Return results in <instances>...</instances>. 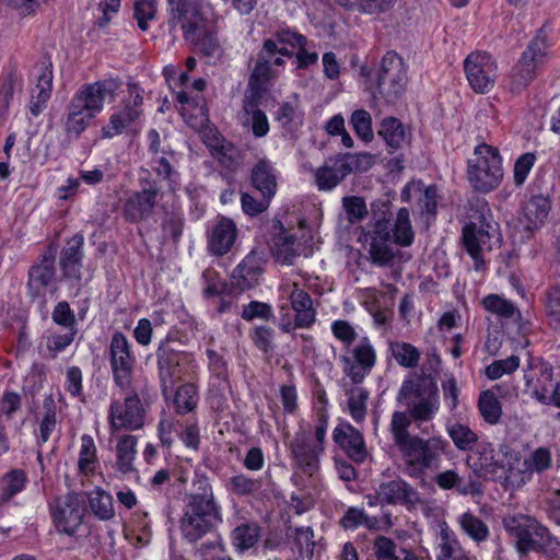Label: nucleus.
<instances>
[{
	"mask_svg": "<svg viewBox=\"0 0 560 560\" xmlns=\"http://www.w3.org/2000/svg\"><path fill=\"white\" fill-rule=\"evenodd\" d=\"M371 214L365 233L370 260L376 266H388L397 254L394 245L408 247L415 240L410 212L400 208L392 221L389 201L377 200L371 205Z\"/></svg>",
	"mask_w": 560,
	"mask_h": 560,
	"instance_id": "f257e3e1",
	"label": "nucleus"
},
{
	"mask_svg": "<svg viewBox=\"0 0 560 560\" xmlns=\"http://www.w3.org/2000/svg\"><path fill=\"white\" fill-rule=\"evenodd\" d=\"M221 522V508L214 499L208 478L196 476L192 491L185 495L183 515L179 520L183 538L195 544L212 534Z\"/></svg>",
	"mask_w": 560,
	"mask_h": 560,
	"instance_id": "f03ea898",
	"label": "nucleus"
},
{
	"mask_svg": "<svg viewBox=\"0 0 560 560\" xmlns=\"http://www.w3.org/2000/svg\"><path fill=\"white\" fill-rule=\"evenodd\" d=\"M119 88L120 81L116 79H105L82 85L67 107L66 132L79 137L103 110L105 100H113Z\"/></svg>",
	"mask_w": 560,
	"mask_h": 560,
	"instance_id": "7ed1b4c3",
	"label": "nucleus"
},
{
	"mask_svg": "<svg viewBox=\"0 0 560 560\" xmlns=\"http://www.w3.org/2000/svg\"><path fill=\"white\" fill-rule=\"evenodd\" d=\"M504 529L515 539L520 555L536 551L552 560H560V541L536 518L516 514L503 518Z\"/></svg>",
	"mask_w": 560,
	"mask_h": 560,
	"instance_id": "20e7f679",
	"label": "nucleus"
},
{
	"mask_svg": "<svg viewBox=\"0 0 560 560\" xmlns=\"http://www.w3.org/2000/svg\"><path fill=\"white\" fill-rule=\"evenodd\" d=\"M447 442L440 436L428 439L415 435L398 450L401 453L405 472L411 478L424 479L428 471L440 468Z\"/></svg>",
	"mask_w": 560,
	"mask_h": 560,
	"instance_id": "39448f33",
	"label": "nucleus"
},
{
	"mask_svg": "<svg viewBox=\"0 0 560 560\" xmlns=\"http://www.w3.org/2000/svg\"><path fill=\"white\" fill-rule=\"evenodd\" d=\"M398 399L406 400L408 413L418 425L431 421L440 409L439 388L432 381H405Z\"/></svg>",
	"mask_w": 560,
	"mask_h": 560,
	"instance_id": "423d86ee",
	"label": "nucleus"
},
{
	"mask_svg": "<svg viewBox=\"0 0 560 560\" xmlns=\"http://www.w3.org/2000/svg\"><path fill=\"white\" fill-rule=\"evenodd\" d=\"M503 177L501 159L495 149L482 144L475 149V158L468 161V179L480 192L497 188Z\"/></svg>",
	"mask_w": 560,
	"mask_h": 560,
	"instance_id": "0eeeda50",
	"label": "nucleus"
},
{
	"mask_svg": "<svg viewBox=\"0 0 560 560\" xmlns=\"http://www.w3.org/2000/svg\"><path fill=\"white\" fill-rule=\"evenodd\" d=\"M548 58L547 38L540 31L529 43L521 59L511 73V90L518 92L525 89L536 75L537 70Z\"/></svg>",
	"mask_w": 560,
	"mask_h": 560,
	"instance_id": "6e6552de",
	"label": "nucleus"
},
{
	"mask_svg": "<svg viewBox=\"0 0 560 560\" xmlns=\"http://www.w3.org/2000/svg\"><path fill=\"white\" fill-rule=\"evenodd\" d=\"M170 26L179 27L187 42L197 43L203 34L201 0H168Z\"/></svg>",
	"mask_w": 560,
	"mask_h": 560,
	"instance_id": "1a4fd4ad",
	"label": "nucleus"
},
{
	"mask_svg": "<svg viewBox=\"0 0 560 560\" xmlns=\"http://www.w3.org/2000/svg\"><path fill=\"white\" fill-rule=\"evenodd\" d=\"M377 89L389 103L395 102L405 92L407 85V68L402 59L394 51H387L376 73Z\"/></svg>",
	"mask_w": 560,
	"mask_h": 560,
	"instance_id": "9d476101",
	"label": "nucleus"
},
{
	"mask_svg": "<svg viewBox=\"0 0 560 560\" xmlns=\"http://www.w3.org/2000/svg\"><path fill=\"white\" fill-rule=\"evenodd\" d=\"M282 295L288 296L292 310L295 312L294 323L289 317H282L280 329L290 332L294 328H310L316 320V310L311 295L295 282H285L280 285Z\"/></svg>",
	"mask_w": 560,
	"mask_h": 560,
	"instance_id": "9b49d317",
	"label": "nucleus"
},
{
	"mask_svg": "<svg viewBox=\"0 0 560 560\" xmlns=\"http://www.w3.org/2000/svg\"><path fill=\"white\" fill-rule=\"evenodd\" d=\"M145 410L137 394L127 395L124 400L115 399L108 410V423L113 432L138 430L143 427Z\"/></svg>",
	"mask_w": 560,
	"mask_h": 560,
	"instance_id": "f8f14e48",
	"label": "nucleus"
},
{
	"mask_svg": "<svg viewBox=\"0 0 560 560\" xmlns=\"http://www.w3.org/2000/svg\"><path fill=\"white\" fill-rule=\"evenodd\" d=\"M54 523L59 532L73 535L83 522L84 501L75 493L57 498L50 505Z\"/></svg>",
	"mask_w": 560,
	"mask_h": 560,
	"instance_id": "ddd939ff",
	"label": "nucleus"
},
{
	"mask_svg": "<svg viewBox=\"0 0 560 560\" xmlns=\"http://www.w3.org/2000/svg\"><path fill=\"white\" fill-rule=\"evenodd\" d=\"M142 91L136 84L128 85V97L122 106L109 117V121L103 127L105 138H113L126 131L142 114Z\"/></svg>",
	"mask_w": 560,
	"mask_h": 560,
	"instance_id": "4468645a",
	"label": "nucleus"
},
{
	"mask_svg": "<svg viewBox=\"0 0 560 560\" xmlns=\"http://www.w3.org/2000/svg\"><path fill=\"white\" fill-rule=\"evenodd\" d=\"M465 72L470 86L477 93H487L494 86L497 62L488 52H471L465 59Z\"/></svg>",
	"mask_w": 560,
	"mask_h": 560,
	"instance_id": "2eb2a0df",
	"label": "nucleus"
},
{
	"mask_svg": "<svg viewBox=\"0 0 560 560\" xmlns=\"http://www.w3.org/2000/svg\"><path fill=\"white\" fill-rule=\"evenodd\" d=\"M110 366L115 383L121 387L130 385L136 358L131 352L130 343L122 332H115L109 345Z\"/></svg>",
	"mask_w": 560,
	"mask_h": 560,
	"instance_id": "dca6fc26",
	"label": "nucleus"
},
{
	"mask_svg": "<svg viewBox=\"0 0 560 560\" xmlns=\"http://www.w3.org/2000/svg\"><path fill=\"white\" fill-rule=\"evenodd\" d=\"M493 240L498 242L497 229L485 217L480 224L472 222L463 229V244L469 256L475 261V269H480L483 265L482 252L492 248Z\"/></svg>",
	"mask_w": 560,
	"mask_h": 560,
	"instance_id": "f3484780",
	"label": "nucleus"
},
{
	"mask_svg": "<svg viewBox=\"0 0 560 560\" xmlns=\"http://www.w3.org/2000/svg\"><path fill=\"white\" fill-rule=\"evenodd\" d=\"M260 100L259 91L247 92L236 115L238 125L255 138L266 137L270 129L266 113L259 108Z\"/></svg>",
	"mask_w": 560,
	"mask_h": 560,
	"instance_id": "a211bd4d",
	"label": "nucleus"
},
{
	"mask_svg": "<svg viewBox=\"0 0 560 560\" xmlns=\"http://www.w3.org/2000/svg\"><path fill=\"white\" fill-rule=\"evenodd\" d=\"M289 450L295 466L304 474L313 476L318 470L319 456L324 451L313 443L308 432L299 430L290 441Z\"/></svg>",
	"mask_w": 560,
	"mask_h": 560,
	"instance_id": "6ab92c4d",
	"label": "nucleus"
},
{
	"mask_svg": "<svg viewBox=\"0 0 560 560\" xmlns=\"http://www.w3.org/2000/svg\"><path fill=\"white\" fill-rule=\"evenodd\" d=\"M352 358L341 357L343 371L353 384L361 383L376 363V352L368 337H363L351 351Z\"/></svg>",
	"mask_w": 560,
	"mask_h": 560,
	"instance_id": "aec40b11",
	"label": "nucleus"
},
{
	"mask_svg": "<svg viewBox=\"0 0 560 560\" xmlns=\"http://www.w3.org/2000/svg\"><path fill=\"white\" fill-rule=\"evenodd\" d=\"M156 358L162 393L167 396L175 383L182 378L183 365L188 361V357L186 353L162 345L156 351Z\"/></svg>",
	"mask_w": 560,
	"mask_h": 560,
	"instance_id": "412c9836",
	"label": "nucleus"
},
{
	"mask_svg": "<svg viewBox=\"0 0 560 560\" xmlns=\"http://www.w3.org/2000/svg\"><path fill=\"white\" fill-rule=\"evenodd\" d=\"M552 453L549 447L539 446L533 450L523 462V469L514 472L510 470L505 480L513 487H521L529 482L533 476L541 475L552 467Z\"/></svg>",
	"mask_w": 560,
	"mask_h": 560,
	"instance_id": "4be33fe9",
	"label": "nucleus"
},
{
	"mask_svg": "<svg viewBox=\"0 0 560 560\" xmlns=\"http://www.w3.org/2000/svg\"><path fill=\"white\" fill-rule=\"evenodd\" d=\"M509 452L510 447L506 445H501L497 452L490 444L480 443L467 456V465L479 477L493 476L503 468L500 456H506Z\"/></svg>",
	"mask_w": 560,
	"mask_h": 560,
	"instance_id": "5701e85b",
	"label": "nucleus"
},
{
	"mask_svg": "<svg viewBox=\"0 0 560 560\" xmlns=\"http://www.w3.org/2000/svg\"><path fill=\"white\" fill-rule=\"evenodd\" d=\"M369 160L370 156H343L324 164L315 171V182L319 190H331L341 183L350 173L358 168L360 159Z\"/></svg>",
	"mask_w": 560,
	"mask_h": 560,
	"instance_id": "b1692460",
	"label": "nucleus"
},
{
	"mask_svg": "<svg viewBox=\"0 0 560 560\" xmlns=\"http://www.w3.org/2000/svg\"><path fill=\"white\" fill-rule=\"evenodd\" d=\"M375 500L381 505H405L408 509L419 502L418 491L401 478L382 482L376 492Z\"/></svg>",
	"mask_w": 560,
	"mask_h": 560,
	"instance_id": "393cba45",
	"label": "nucleus"
},
{
	"mask_svg": "<svg viewBox=\"0 0 560 560\" xmlns=\"http://www.w3.org/2000/svg\"><path fill=\"white\" fill-rule=\"evenodd\" d=\"M276 55L291 56L289 49L278 47L275 39H266L257 56L256 65L249 78V91H259L261 85L269 80L272 74L271 58Z\"/></svg>",
	"mask_w": 560,
	"mask_h": 560,
	"instance_id": "a878e982",
	"label": "nucleus"
},
{
	"mask_svg": "<svg viewBox=\"0 0 560 560\" xmlns=\"http://www.w3.org/2000/svg\"><path fill=\"white\" fill-rule=\"evenodd\" d=\"M413 196H419L421 217H424L427 224H429L435 218L436 206L440 200L436 186H424L420 180L409 182L404 187L400 198L404 202H409Z\"/></svg>",
	"mask_w": 560,
	"mask_h": 560,
	"instance_id": "bb28decb",
	"label": "nucleus"
},
{
	"mask_svg": "<svg viewBox=\"0 0 560 560\" xmlns=\"http://www.w3.org/2000/svg\"><path fill=\"white\" fill-rule=\"evenodd\" d=\"M334 441L355 463L361 464L368 457V450L359 430L349 423H341L334 429Z\"/></svg>",
	"mask_w": 560,
	"mask_h": 560,
	"instance_id": "cd10ccee",
	"label": "nucleus"
},
{
	"mask_svg": "<svg viewBox=\"0 0 560 560\" xmlns=\"http://www.w3.org/2000/svg\"><path fill=\"white\" fill-rule=\"evenodd\" d=\"M158 189L150 186L130 195L124 205V217L129 222L147 220L158 202Z\"/></svg>",
	"mask_w": 560,
	"mask_h": 560,
	"instance_id": "c85d7f7f",
	"label": "nucleus"
},
{
	"mask_svg": "<svg viewBox=\"0 0 560 560\" xmlns=\"http://www.w3.org/2000/svg\"><path fill=\"white\" fill-rule=\"evenodd\" d=\"M262 272V259L259 254L252 252L234 269L232 284L240 291L254 288L259 282Z\"/></svg>",
	"mask_w": 560,
	"mask_h": 560,
	"instance_id": "c756f323",
	"label": "nucleus"
},
{
	"mask_svg": "<svg viewBox=\"0 0 560 560\" xmlns=\"http://www.w3.org/2000/svg\"><path fill=\"white\" fill-rule=\"evenodd\" d=\"M236 225L228 218H221L208 232V249L215 256L231 250L236 240Z\"/></svg>",
	"mask_w": 560,
	"mask_h": 560,
	"instance_id": "7c9ffc66",
	"label": "nucleus"
},
{
	"mask_svg": "<svg viewBox=\"0 0 560 560\" xmlns=\"http://www.w3.org/2000/svg\"><path fill=\"white\" fill-rule=\"evenodd\" d=\"M83 240L82 235H74L68 241L67 246L61 252L60 267L66 278L81 280L80 269L83 257Z\"/></svg>",
	"mask_w": 560,
	"mask_h": 560,
	"instance_id": "2f4dec72",
	"label": "nucleus"
},
{
	"mask_svg": "<svg viewBox=\"0 0 560 560\" xmlns=\"http://www.w3.org/2000/svg\"><path fill=\"white\" fill-rule=\"evenodd\" d=\"M250 180L261 196L272 198L277 191V175L271 162L262 159L252 170Z\"/></svg>",
	"mask_w": 560,
	"mask_h": 560,
	"instance_id": "473e14b6",
	"label": "nucleus"
},
{
	"mask_svg": "<svg viewBox=\"0 0 560 560\" xmlns=\"http://www.w3.org/2000/svg\"><path fill=\"white\" fill-rule=\"evenodd\" d=\"M550 201L542 195L533 196L523 208L522 222L526 230L541 226L550 211Z\"/></svg>",
	"mask_w": 560,
	"mask_h": 560,
	"instance_id": "72a5a7b5",
	"label": "nucleus"
},
{
	"mask_svg": "<svg viewBox=\"0 0 560 560\" xmlns=\"http://www.w3.org/2000/svg\"><path fill=\"white\" fill-rule=\"evenodd\" d=\"M456 522L464 535L476 544H482L488 540L490 529L488 525L474 512L466 511L457 516Z\"/></svg>",
	"mask_w": 560,
	"mask_h": 560,
	"instance_id": "f704fd0d",
	"label": "nucleus"
},
{
	"mask_svg": "<svg viewBox=\"0 0 560 560\" xmlns=\"http://www.w3.org/2000/svg\"><path fill=\"white\" fill-rule=\"evenodd\" d=\"M54 278V260L44 258L40 264L31 268L28 273V288L34 295H42L46 288L52 282Z\"/></svg>",
	"mask_w": 560,
	"mask_h": 560,
	"instance_id": "c9c22d12",
	"label": "nucleus"
},
{
	"mask_svg": "<svg viewBox=\"0 0 560 560\" xmlns=\"http://www.w3.org/2000/svg\"><path fill=\"white\" fill-rule=\"evenodd\" d=\"M398 0H335L347 10L365 15H381L393 10Z\"/></svg>",
	"mask_w": 560,
	"mask_h": 560,
	"instance_id": "e433bc0d",
	"label": "nucleus"
},
{
	"mask_svg": "<svg viewBox=\"0 0 560 560\" xmlns=\"http://www.w3.org/2000/svg\"><path fill=\"white\" fill-rule=\"evenodd\" d=\"M23 88L22 74L16 68H11L0 78V113L8 112L13 96Z\"/></svg>",
	"mask_w": 560,
	"mask_h": 560,
	"instance_id": "4c0bfd02",
	"label": "nucleus"
},
{
	"mask_svg": "<svg viewBox=\"0 0 560 560\" xmlns=\"http://www.w3.org/2000/svg\"><path fill=\"white\" fill-rule=\"evenodd\" d=\"M378 135L392 149H400L408 142V135L399 119L387 117L381 122Z\"/></svg>",
	"mask_w": 560,
	"mask_h": 560,
	"instance_id": "58836bf2",
	"label": "nucleus"
},
{
	"mask_svg": "<svg viewBox=\"0 0 560 560\" xmlns=\"http://www.w3.org/2000/svg\"><path fill=\"white\" fill-rule=\"evenodd\" d=\"M98 465L96 446L92 436L84 434L81 436V446L78 459L79 472L83 476H91L95 472Z\"/></svg>",
	"mask_w": 560,
	"mask_h": 560,
	"instance_id": "ea45409f",
	"label": "nucleus"
},
{
	"mask_svg": "<svg viewBox=\"0 0 560 560\" xmlns=\"http://www.w3.org/2000/svg\"><path fill=\"white\" fill-rule=\"evenodd\" d=\"M389 351L395 361L406 369L418 366L420 361V351L411 343L405 341H389Z\"/></svg>",
	"mask_w": 560,
	"mask_h": 560,
	"instance_id": "a19ab883",
	"label": "nucleus"
},
{
	"mask_svg": "<svg viewBox=\"0 0 560 560\" xmlns=\"http://www.w3.org/2000/svg\"><path fill=\"white\" fill-rule=\"evenodd\" d=\"M137 454V439L133 435L122 436L117 444V467L126 474L135 469L133 462Z\"/></svg>",
	"mask_w": 560,
	"mask_h": 560,
	"instance_id": "79ce46f5",
	"label": "nucleus"
},
{
	"mask_svg": "<svg viewBox=\"0 0 560 560\" xmlns=\"http://www.w3.org/2000/svg\"><path fill=\"white\" fill-rule=\"evenodd\" d=\"M346 529H355L364 526L368 529L378 530L381 528V520L376 516H369L363 510L350 508L340 521Z\"/></svg>",
	"mask_w": 560,
	"mask_h": 560,
	"instance_id": "37998d69",
	"label": "nucleus"
},
{
	"mask_svg": "<svg viewBox=\"0 0 560 560\" xmlns=\"http://www.w3.org/2000/svg\"><path fill=\"white\" fill-rule=\"evenodd\" d=\"M412 418L408 412L405 411H394L392 415V420L389 424V431L392 433L395 445L399 448L405 443H408L409 440L413 439L415 435H411L408 431L411 424Z\"/></svg>",
	"mask_w": 560,
	"mask_h": 560,
	"instance_id": "c03bdc74",
	"label": "nucleus"
},
{
	"mask_svg": "<svg viewBox=\"0 0 560 560\" xmlns=\"http://www.w3.org/2000/svg\"><path fill=\"white\" fill-rule=\"evenodd\" d=\"M478 409L487 423L492 425L499 423L502 416V407L493 392L485 390L480 393Z\"/></svg>",
	"mask_w": 560,
	"mask_h": 560,
	"instance_id": "a18cd8bd",
	"label": "nucleus"
},
{
	"mask_svg": "<svg viewBox=\"0 0 560 560\" xmlns=\"http://www.w3.org/2000/svg\"><path fill=\"white\" fill-rule=\"evenodd\" d=\"M26 474L22 469H13L0 480V501L8 502L16 493L21 492L26 483Z\"/></svg>",
	"mask_w": 560,
	"mask_h": 560,
	"instance_id": "49530a36",
	"label": "nucleus"
},
{
	"mask_svg": "<svg viewBox=\"0 0 560 560\" xmlns=\"http://www.w3.org/2000/svg\"><path fill=\"white\" fill-rule=\"evenodd\" d=\"M446 431L459 451H469L478 441V435L466 424L455 422L447 424Z\"/></svg>",
	"mask_w": 560,
	"mask_h": 560,
	"instance_id": "de8ad7c7",
	"label": "nucleus"
},
{
	"mask_svg": "<svg viewBox=\"0 0 560 560\" xmlns=\"http://www.w3.org/2000/svg\"><path fill=\"white\" fill-rule=\"evenodd\" d=\"M439 553L436 560H452L455 558V553L459 550V541L455 533L444 522L440 525L439 532ZM467 560V559H458Z\"/></svg>",
	"mask_w": 560,
	"mask_h": 560,
	"instance_id": "09e8293b",
	"label": "nucleus"
},
{
	"mask_svg": "<svg viewBox=\"0 0 560 560\" xmlns=\"http://www.w3.org/2000/svg\"><path fill=\"white\" fill-rule=\"evenodd\" d=\"M90 508L93 514L102 520H110L115 512L113 506V498L104 490L96 489L89 495Z\"/></svg>",
	"mask_w": 560,
	"mask_h": 560,
	"instance_id": "8fccbe9b",
	"label": "nucleus"
},
{
	"mask_svg": "<svg viewBox=\"0 0 560 560\" xmlns=\"http://www.w3.org/2000/svg\"><path fill=\"white\" fill-rule=\"evenodd\" d=\"M369 392L363 387H353L348 392V408L351 418L360 423L366 417Z\"/></svg>",
	"mask_w": 560,
	"mask_h": 560,
	"instance_id": "3c124183",
	"label": "nucleus"
},
{
	"mask_svg": "<svg viewBox=\"0 0 560 560\" xmlns=\"http://www.w3.org/2000/svg\"><path fill=\"white\" fill-rule=\"evenodd\" d=\"M350 125L355 135L364 142H371L374 138L372 117L365 109H357L350 117Z\"/></svg>",
	"mask_w": 560,
	"mask_h": 560,
	"instance_id": "603ef678",
	"label": "nucleus"
},
{
	"mask_svg": "<svg viewBox=\"0 0 560 560\" xmlns=\"http://www.w3.org/2000/svg\"><path fill=\"white\" fill-rule=\"evenodd\" d=\"M198 402L197 389L192 384L180 386L174 397V405L179 415L192 411Z\"/></svg>",
	"mask_w": 560,
	"mask_h": 560,
	"instance_id": "864d4df0",
	"label": "nucleus"
},
{
	"mask_svg": "<svg viewBox=\"0 0 560 560\" xmlns=\"http://www.w3.org/2000/svg\"><path fill=\"white\" fill-rule=\"evenodd\" d=\"M482 305L487 312L502 318H512L516 313L515 305L498 294H489L485 296Z\"/></svg>",
	"mask_w": 560,
	"mask_h": 560,
	"instance_id": "5fc2aeb1",
	"label": "nucleus"
},
{
	"mask_svg": "<svg viewBox=\"0 0 560 560\" xmlns=\"http://www.w3.org/2000/svg\"><path fill=\"white\" fill-rule=\"evenodd\" d=\"M295 237L292 235H280L275 241L273 255L276 259L284 265H292L298 256L294 247Z\"/></svg>",
	"mask_w": 560,
	"mask_h": 560,
	"instance_id": "6e6d98bb",
	"label": "nucleus"
},
{
	"mask_svg": "<svg viewBox=\"0 0 560 560\" xmlns=\"http://www.w3.org/2000/svg\"><path fill=\"white\" fill-rule=\"evenodd\" d=\"M232 537L237 548L249 549L260 537L259 527L256 524H243L233 530Z\"/></svg>",
	"mask_w": 560,
	"mask_h": 560,
	"instance_id": "4d7b16f0",
	"label": "nucleus"
},
{
	"mask_svg": "<svg viewBox=\"0 0 560 560\" xmlns=\"http://www.w3.org/2000/svg\"><path fill=\"white\" fill-rule=\"evenodd\" d=\"M44 409L45 412L39 421V441L42 443H46L50 439L57 427L56 407L51 398L44 400Z\"/></svg>",
	"mask_w": 560,
	"mask_h": 560,
	"instance_id": "13d9d810",
	"label": "nucleus"
},
{
	"mask_svg": "<svg viewBox=\"0 0 560 560\" xmlns=\"http://www.w3.org/2000/svg\"><path fill=\"white\" fill-rule=\"evenodd\" d=\"M156 15V3L155 0H138L135 3L133 16L137 20V24L141 31L149 28V21L155 19Z\"/></svg>",
	"mask_w": 560,
	"mask_h": 560,
	"instance_id": "bf43d9fd",
	"label": "nucleus"
},
{
	"mask_svg": "<svg viewBox=\"0 0 560 560\" xmlns=\"http://www.w3.org/2000/svg\"><path fill=\"white\" fill-rule=\"evenodd\" d=\"M398 550L396 542L386 536L380 535L373 542V553L377 560H396Z\"/></svg>",
	"mask_w": 560,
	"mask_h": 560,
	"instance_id": "052dcab7",
	"label": "nucleus"
},
{
	"mask_svg": "<svg viewBox=\"0 0 560 560\" xmlns=\"http://www.w3.org/2000/svg\"><path fill=\"white\" fill-rule=\"evenodd\" d=\"M65 334L52 332L47 337L46 347L50 352L51 358H56L57 354L69 347L78 332L77 329H67Z\"/></svg>",
	"mask_w": 560,
	"mask_h": 560,
	"instance_id": "680f3d73",
	"label": "nucleus"
},
{
	"mask_svg": "<svg viewBox=\"0 0 560 560\" xmlns=\"http://www.w3.org/2000/svg\"><path fill=\"white\" fill-rule=\"evenodd\" d=\"M518 366L520 358L517 355H511L508 359L494 361L487 366L486 374L491 380H498L504 374L514 372Z\"/></svg>",
	"mask_w": 560,
	"mask_h": 560,
	"instance_id": "e2e57ef3",
	"label": "nucleus"
},
{
	"mask_svg": "<svg viewBox=\"0 0 560 560\" xmlns=\"http://www.w3.org/2000/svg\"><path fill=\"white\" fill-rule=\"evenodd\" d=\"M342 206L350 222L361 221L368 215L365 201L361 197H345Z\"/></svg>",
	"mask_w": 560,
	"mask_h": 560,
	"instance_id": "0e129e2a",
	"label": "nucleus"
},
{
	"mask_svg": "<svg viewBox=\"0 0 560 560\" xmlns=\"http://www.w3.org/2000/svg\"><path fill=\"white\" fill-rule=\"evenodd\" d=\"M241 316L247 322H250L255 318L268 320L273 316V313L269 304L253 301L243 307Z\"/></svg>",
	"mask_w": 560,
	"mask_h": 560,
	"instance_id": "69168bd1",
	"label": "nucleus"
},
{
	"mask_svg": "<svg viewBox=\"0 0 560 560\" xmlns=\"http://www.w3.org/2000/svg\"><path fill=\"white\" fill-rule=\"evenodd\" d=\"M21 407V396L15 392H4L0 399V424L12 418Z\"/></svg>",
	"mask_w": 560,
	"mask_h": 560,
	"instance_id": "338daca9",
	"label": "nucleus"
},
{
	"mask_svg": "<svg viewBox=\"0 0 560 560\" xmlns=\"http://www.w3.org/2000/svg\"><path fill=\"white\" fill-rule=\"evenodd\" d=\"M51 317L57 325L66 329H77L75 316L67 302H59L54 307Z\"/></svg>",
	"mask_w": 560,
	"mask_h": 560,
	"instance_id": "774afa93",
	"label": "nucleus"
}]
</instances>
